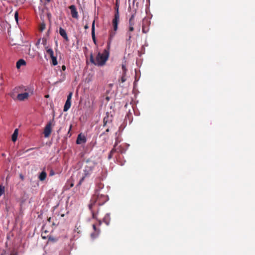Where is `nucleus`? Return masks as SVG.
Returning <instances> with one entry per match:
<instances>
[{"instance_id":"nucleus-25","label":"nucleus","mask_w":255,"mask_h":255,"mask_svg":"<svg viewBox=\"0 0 255 255\" xmlns=\"http://www.w3.org/2000/svg\"><path fill=\"white\" fill-rule=\"evenodd\" d=\"M117 143L116 142L115 145H114V147H113V148L112 149V150L111 151L112 152V153L114 154L115 152H116V151H117L118 150H119V148H116V146H117Z\"/></svg>"},{"instance_id":"nucleus-35","label":"nucleus","mask_w":255,"mask_h":255,"mask_svg":"<svg viewBox=\"0 0 255 255\" xmlns=\"http://www.w3.org/2000/svg\"><path fill=\"white\" fill-rule=\"evenodd\" d=\"M66 66L63 65L62 66V69L63 71H65L66 70Z\"/></svg>"},{"instance_id":"nucleus-31","label":"nucleus","mask_w":255,"mask_h":255,"mask_svg":"<svg viewBox=\"0 0 255 255\" xmlns=\"http://www.w3.org/2000/svg\"><path fill=\"white\" fill-rule=\"evenodd\" d=\"M55 174V172H54V171L52 169H51L50 170V173H49V175L50 176H53Z\"/></svg>"},{"instance_id":"nucleus-10","label":"nucleus","mask_w":255,"mask_h":255,"mask_svg":"<svg viewBox=\"0 0 255 255\" xmlns=\"http://www.w3.org/2000/svg\"><path fill=\"white\" fill-rule=\"evenodd\" d=\"M29 94L27 92L24 93L19 94L17 95V99L20 101H24L28 98Z\"/></svg>"},{"instance_id":"nucleus-41","label":"nucleus","mask_w":255,"mask_h":255,"mask_svg":"<svg viewBox=\"0 0 255 255\" xmlns=\"http://www.w3.org/2000/svg\"><path fill=\"white\" fill-rule=\"evenodd\" d=\"M42 238L43 239H46V237L45 236H44V235H43V233H42Z\"/></svg>"},{"instance_id":"nucleus-33","label":"nucleus","mask_w":255,"mask_h":255,"mask_svg":"<svg viewBox=\"0 0 255 255\" xmlns=\"http://www.w3.org/2000/svg\"><path fill=\"white\" fill-rule=\"evenodd\" d=\"M109 130H110L109 128H108L107 129H106V130H105V132H103L102 134H100V136H102L103 134H106L107 132H109Z\"/></svg>"},{"instance_id":"nucleus-38","label":"nucleus","mask_w":255,"mask_h":255,"mask_svg":"<svg viewBox=\"0 0 255 255\" xmlns=\"http://www.w3.org/2000/svg\"><path fill=\"white\" fill-rule=\"evenodd\" d=\"M20 178H21L22 180H23L24 177H23V176L22 174H20Z\"/></svg>"},{"instance_id":"nucleus-44","label":"nucleus","mask_w":255,"mask_h":255,"mask_svg":"<svg viewBox=\"0 0 255 255\" xmlns=\"http://www.w3.org/2000/svg\"><path fill=\"white\" fill-rule=\"evenodd\" d=\"M71 125L70 126V129H69V132L70 131V130H71Z\"/></svg>"},{"instance_id":"nucleus-27","label":"nucleus","mask_w":255,"mask_h":255,"mask_svg":"<svg viewBox=\"0 0 255 255\" xmlns=\"http://www.w3.org/2000/svg\"><path fill=\"white\" fill-rule=\"evenodd\" d=\"M45 28V24L42 23L40 25L39 29L40 31H43Z\"/></svg>"},{"instance_id":"nucleus-6","label":"nucleus","mask_w":255,"mask_h":255,"mask_svg":"<svg viewBox=\"0 0 255 255\" xmlns=\"http://www.w3.org/2000/svg\"><path fill=\"white\" fill-rule=\"evenodd\" d=\"M120 20V14H115L114 19L112 20V24L113 25V30L116 31L118 28V24Z\"/></svg>"},{"instance_id":"nucleus-19","label":"nucleus","mask_w":255,"mask_h":255,"mask_svg":"<svg viewBox=\"0 0 255 255\" xmlns=\"http://www.w3.org/2000/svg\"><path fill=\"white\" fill-rule=\"evenodd\" d=\"M47 173L46 171H42L40 174L39 175V179L41 181H43L45 180L47 177Z\"/></svg>"},{"instance_id":"nucleus-18","label":"nucleus","mask_w":255,"mask_h":255,"mask_svg":"<svg viewBox=\"0 0 255 255\" xmlns=\"http://www.w3.org/2000/svg\"><path fill=\"white\" fill-rule=\"evenodd\" d=\"M71 106V102L69 101H66V103L64 104V107H63V111L66 112L67 111L69 108Z\"/></svg>"},{"instance_id":"nucleus-15","label":"nucleus","mask_w":255,"mask_h":255,"mask_svg":"<svg viewBox=\"0 0 255 255\" xmlns=\"http://www.w3.org/2000/svg\"><path fill=\"white\" fill-rule=\"evenodd\" d=\"M18 134V129L17 128H16V129H15V130L11 136V140L13 142H15L17 140Z\"/></svg>"},{"instance_id":"nucleus-7","label":"nucleus","mask_w":255,"mask_h":255,"mask_svg":"<svg viewBox=\"0 0 255 255\" xmlns=\"http://www.w3.org/2000/svg\"><path fill=\"white\" fill-rule=\"evenodd\" d=\"M69 8L71 10V15L72 17L75 19H78L79 15L75 5H71L69 7Z\"/></svg>"},{"instance_id":"nucleus-13","label":"nucleus","mask_w":255,"mask_h":255,"mask_svg":"<svg viewBox=\"0 0 255 255\" xmlns=\"http://www.w3.org/2000/svg\"><path fill=\"white\" fill-rule=\"evenodd\" d=\"M25 65H26V62L22 59L18 60L16 64V67L17 69H19L21 66Z\"/></svg>"},{"instance_id":"nucleus-39","label":"nucleus","mask_w":255,"mask_h":255,"mask_svg":"<svg viewBox=\"0 0 255 255\" xmlns=\"http://www.w3.org/2000/svg\"><path fill=\"white\" fill-rule=\"evenodd\" d=\"M93 228L95 230H96V225L95 224L93 225Z\"/></svg>"},{"instance_id":"nucleus-42","label":"nucleus","mask_w":255,"mask_h":255,"mask_svg":"<svg viewBox=\"0 0 255 255\" xmlns=\"http://www.w3.org/2000/svg\"><path fill=\"white\" fill-rule=\"evenodd\" d=\"M51 218H49L48 219V221L49 222H51Z\"/></svg>"},{"instance_id":"nucleus-28","label":"nucleus","mask_w":255,"mask_h":255,"mask_svg":"<svg viewBox=\"0 0 255 255\" xmlns=\"http://www.w3.org/2000/svg\"><path fill=\"white\" fill-rule=\"evenodd\" d=\"M72 93H70L67 96V101H70L71 102V97H72Z\"/></svg>"},{"instance_id":"nucleus-24","label":"nucleus","mask_w":255,"mask_h":255,"mask_svg":"<svg viewBox=\"0 0 255 255\" xmlns=\"http://www.w3.org/2000/svg\"><path fill=\"white\" fill-rule=\"evenodd\" d=\"M64 209L63 210H61L60 211H59L58 214L57 216H60L61 217H64L65 214V211H63Z\"/></svg>"},{"instance_id":"nucleus-26","label":"nucleus","mask_w":255,"mask_h":255,"mask_svg":"<svg viewBox=\"0 0 255 255\" xmlns=\"http://www.w3.org/2000/svg\"><path fill=\"white\" fill-rule=\"evenodd\" d=\"M126 75L127 74H123V75H122L121 79L122 83H124L125 81H126L127 80Z\"/></svg>"},{"instance_id":"nucleus-14","label":"nucleus","mask_w":255,"mask_h":255,"mask_svg":"<svg viewBox=\"0 0 255 255\" xmlns=\"http://www.w3.org/2000/svg\"><path fill=\"white\" fill-rule=\"evenodd\" d=\"M116 33V32L115 31H111L109 35V42H108V48H110V44L112 42V40L113 38L114 37Z\"/></svg>"},{"instance_id":"nucleus-11","label":"nucleus","mask_w":255,"mask_h":255,"mask_svg":"<svg viewBox=\"0 0 255 255\" xmlns=\"http://www.w3.org/2000/svg\"><path fill=\"white\" fill-rule=\"evenodd\" d=\"M91 35L93 41L95 44L96 43V38H95V20H94L92 22L91 27Z\"/></svg>"},{"instance_id":"nucleus-34","label":"nucleus","mask_w":255,"mask_h":255,"mask_svg":"<svg viewBox=\"0 0 255 255\" xmlns=\"http://www.w3.org/2000/svg\"><path fill=\"white\" fill-rule=\"evenodd\" d=\"M134 14H132L129 19V21H134Z\"/></svg>"},{"instance_id":"nucleus-3","label":"nucleus","mask_w":255,"mask_h":255,"mask_svg":"<svg viewBox=\"0 0 255 255\" xmlns=\"http://www.w3.org/2000/svg\"><path fill=\"white\" fill-rule=\"evenodd\" d=\"M86 164H87L86 165L83 171V176L80 180V183H81L85 178L88 177V176L91 175L95 166L96 165V163L94 161L90 159L87 160Z\"/></svg>"},{"instance_id":"nucleus-32","label":"nucleus","mask_w":255,"mask_h":255,"mask_svg":"<svg viewBox=\"0 0 255 255\" xmlns=\"http://www.w3.org/2000/svg\"><path fill=\"white\" fill-rule=\"evenodd\" d=\"M113 156V153L112 151H111L108 155V159L110 160L112 159V156Z\"/></svg>"},{"instance_id":"nucleus-8","label":"nucleus","mask_w":255,"mask_h":255,"mask_svg":"<svg viewBox=\"0 0 255 255\" xmlns=\"http://www.w3.org/2000/svg\"><path fill=\"white\" fill-rule=\"evenodd\" d=\"M134 30V27L133 26H129L128 25V29L127 33V41L128 42V44L131 43V38L132 37V34L131 33V31Z\"/></svg>"},{"instance_id":"nucleus-21","label":"nucleus","mask_w":255,"mask_h":255,"mask_svg":"<svg viewBox=\"0 0 255 255\" xmlns=\"http://www.w3.org/2000/svg\"><path fill=\"white\" fill-rule=\"evenodd\" d=\"M122 68L123 70V74H127L128 69L126 67V61L123 63L122 65Z\"/></svg>"},{"instance_id":"nucleus-2","label":"nucleus","mask_w":255,"mask_h":255,"mask_svg":"<svg viewBox=\"0 0 255 255\" xmlns=\"http://www.w3.org/2000/svg\"><path fill=\"white\" fill-rule=\"evenodd\" d=\"M109 48L105 49L103 53L99 52L94 59L92 54H91L90 60L95 65L98 66H103L106 64V62L108 60L109 57Z\"/></svg>"},{"instance_id":"nucleus-20","label":"nucleus","mask_w":255,"mask_h":255,"mask_svg":"<svg viewBox=\"0 0 255 255\" xmlns=\"http://www.w3.org/2000/svg\"><path fill=\"white\" fill-rule=\"evenodd\" d=\"M119 7H120V1H119V0H116L115 14H120Z\"/></svg>"},{"instance_id":"nucleus-36","label":"nucleus","mask_w":255,"mask_h":255,"mask_svg":"<svg viewBox=\"0 0 255 255\" xmlns=\"http://www.w3.org/2000/svg\"><path fill=\"white\" fill-rule=\"evenodd\" d=\"M89 27V25L88 24H86L85 26H84V28L85 29H88Z\"/></svg>"},{"instance_id":"nucleus-12","label":"nucleus","mask_w":255,"mask_h":255,"mask_svg":"<svg viewBox=\"0 0 255 255\" xmlns=\"http://www.w3.org/2000/svg\"><path fill=\"white\" fill-rule=\"evenodd\" d=\"M59 34L67 41H68L69 39H68V37L67 36V34L66 31L65 29H64L63 28L60 27L59 28Z\"/></svg>"},{"instance_id":"nucleus-1","label":"nucleus","mask_w":255,"mask_h":255,"mask_svg":"<svg viewBox=\"0 0 255 255\" xmlns=\"http://www.w3.org/2000/svg\"><path fill=\"white\" fill-rule=\"evenodd\" d=\"M108 201V196L100 194L99 192H95L91 198L90 203L88 207L91 212L93 219H97L99 211V206Z\"/></svg>"},{"instance_id":"nucleus-23","label":"nucleus","mask_w":255,"mask_h":255,"mask_svg":"<svg viewBox=\"0 0 255 255\" xmlns=\"http://www.w3.org/2000/svg\"><path fill=\"white\" fill-rule=\"evenodd\" d=\"M4 187L2 185H0V197L4 193Z\"/></svg>"},{"instance_id":"nucleus-40","label":"nucleus","mask_w":255,"mask_h":255,"mask_svg":"<svg viewBox=\"0 0 255 255\" xmlns=\"http://www.w3.org/2000/svg\"><path fill=\"white\" fill-rule=\"evenodd\" d=\"M42 41H43V42H46V39L45 38H43L42 39Z\"/></svg>"},{"instance_id":"nucleus-16","label":"nucleus","mask_w":255,"mask_h":255,"mask_svg":"<svg viewBox=\"0 0 255 255\" xmlns=\"http://www.w3.org/2000/svg\"><path fill=\"white\" fill-rule=\"evenodd\" d=\"M103 220V222H104L106 224H107V225H109L110 223V221H111L110 214H106L105 216V217H104Z\"/></svg>"},{"instance_id":"nucleus-45","label":"nucleus","mask_w":255,"mask_h":255,"mask_svg":"<svg viewBox=\"0 0 255 255\" xmlns=\"http://www.w3.org/2000/svg\"><path fill=\"white\" fill-rule=\"evenodd\" d=\"M47 2L50 1V0H46Z\"/></svg>"},{"instance_id":"nucleus-17","label":"nucleus","mask_w":255,"mask_h":255,"mask_svg":"<svg viewBox=\"0 0 255 255\" xmlns=\"http://www.w3.org/2000/svg\"><path fill=\"white\" fill-rule=\"evenodd\" d=\"M149 26L148 25V22H146V24H145V21H143V23L142 26V30L144 33H146L149 30Z\"/></svg>"},{"instance_id":"nucleus-37","label":"nucleus","mask_w":255,"mask_h":255,"mask_svg":"<svg viewBox=\"0 0 255 255\" xmlns=\"http://www.w3.org/2000/svg\"><path fill=\"white\" fill-rule=\"evenodd\" d=\"M40 42V39H39L37 42L36 43V45H38V44H39Z\"/></svg>"},{"instance_id":"nucleus-22","label":"nucleus","mask_w":255,"mask_h":255,"mask_svg":"<svg viewBox=\"0 0 255 255\" xmlns=\"http://www.w3.org/2000/svg\"><path fill=\"white\" fill-rule=\"evenodd\" d=\"M109 121V117L108 115H107L106 116L104 117L103 119V126H106L107 124V123Z\"/></svg>"},{"instance_id":"nucleus-4","label":"nucleus","mask_w":255,"mask_h":255,"mask_svg":"<svg viewBox=\"0 0 255 255\" xmlns=\"http://www.w3.org/2000/svg\"><path fill=\"white\" fill-rule=\"evenodd\" d=\"M54 120L49 122L44 128L43 133L45 137H49L51 133V126Z\"/></svg>"},{"instance_id":"nucleus-29","label":"nucleus","mask_w":255,"mask_h":255,"mask_svg":"<svg viewBox=\"0 0 255 255\" xmlns=\"http://www.w3.org/2000/svg\"><path fill=\"white\" fill-rule=\"evenodd\" d=\"M14 18L16 20V21L18 22V13L17 11H15L14 13Z\"/></svg>"},{"instance_id":"nucleus-5","label":"nucleus","mask_w":255,"mask_h":255,"mask_svg":"<svg viewBox=\"0 0 255 255\" xmlns=\"http://www.w3.org/2000/svg\"><path fill=\"white\" fill-rule=\"evenodd\" d=\"M46 52L47 54L49 55L51 58V62L53 65H57L58 62L57 61V58L54 55V52L51 48H46Z\"/></svg>"},{"instance_id":"nucleus-9","label":"nucleus","mask_w":255,"mask_h":255,"mask_svg":"<svg viewBox=\"0 0 255 255\" xmlns=\"http://www.w3.org/2000/svg\"><path fill=\"white\" fill-rule=\"evenodd\" d=\"M87 141V139L84 135H82L81 133L78 134L77 138L76 139V143L77 144H82L83 143H85Z\"/></svg>"},{"instance_id":"nucleus-43","label":"nucleus","mask_w":255,"mask_h":255,"mask_svg":"<svg viewBox=\"0 0 255 255\" xmlns=\"http://www.w3.org/2000/svg\"><path fill=\"white\" fill-rule=\"evenodd\" d=\"M10 255H16V254H14V253H12V254H11Z\"/></svg>"},{"instance_id":"nucleus-46","label":"nucleus","mask_w":255,"mask_h":255,"mask_svg":"<svg viewBox=\"0 0 255 255\" xmlns=\"http://www.w3.org/2000/svg\"><path fill=\"white\" fill-rule=\"evenodd\" d=\"M48 97H49L48 95H47V96H45V97H47V98H48Z\"/></svg>"},{"instance_id":"nucleus-30","label":"nucleus","mask_w":255,"mask_h":255,"mask_svg":"<svg viewBox=\"0 0 255 255\" xmlns=\"http://www.w3.org/2000/svg\"><path fill=\"white\" fill-rule=\"evenodd\" d=\"M134 21L128 20V25L129 26H134Z\"/></svg>"}]
</instances>
